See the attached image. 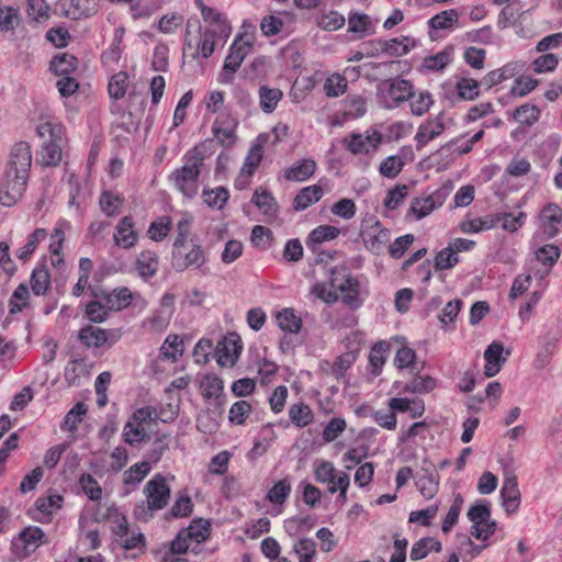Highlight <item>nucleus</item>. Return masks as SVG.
I'll return each instance as SVG.
<instances>
[{"label":"nucleus","mask_w":562,"mask_h":562,"mask_svg":"<svg viewBox=\"0 0 562 562\" xmlns=\"http://www.w3.org/2000/svg\"><path fill=\"white\" fill-rule=\"evenodd\" d=\"M218 38V32L215 29H205L201 33V38L196 44L192 58L196 59L201 54L204 58H209L214 53L215 38Z\"/></svg>","instance_id":"a19ab883"},{"label":"nucleus","mask_w":562,"mask_h":562,"mask_svg":"<svg viewBox=\"0 0 562 562\" xmlns=\"http://www.w3.org/2000/svg\"><path fill=\"white\" fill-rule=\"evenodd\" d=\"M436 207L435 194L426 198H415L412 201L409 212L420 220L430 214Z\"/></svg>","instance_id":"052dcab7"},{"label":"nucleus","mask_w":562,"mask_h":562,"mask_svg":"<svg viewBox=\"0 0 562 562\" xmlns=\"http://www.w3.org/2000/svg\"><path fill=\"white\" fill-rule=\"evenodd\" d=\"M29 289L25 284H19L13 291L10 301H9V312L10 314H16L21 312L26 305L29 301Z\"/></svg>","instance_id":"69168bd1"},{"label":"nucleus","mask_w":562,"mask_h":562,"mask_svg":"<svg viewBox=\"0 0 562 562\" xmlns=\"http://www.w3.org/2000/svg\"><path fill=\"white\" fill-rule=\"evenodd\" d=\"M316 170L315 160L307 158L293 164L290 168L285 169L284 178L288 181L301 182L311 178Z\"/></svg>","instance_id":"a878e982"},{"label":"nucleus","mask_w":562,"mask_h":562,"mask_svg":"<svg viewBox=\"0 0 562 562\" xmlns=\"http://www.w3.org/2000/svg\"><path fill=\"white\" fill-rule=\"evenodd\" d=\"M50 8L44 0H29L27 14L36 23H43L50 16Z\"/></svg>","instance_id":"774afa93"},{"label":"nucleus","mask_w":562,"mask_h":562,"mask_svg":"<svg viewBox=\"0 0 562 562\" xmlns=\"http://www.w3.org/2000/svg\"><path fill=\"white\" fill-rule=\"evenodd\" d=\"M134 267L138 276L143 280L147 281L157 274L159 269V257L153 250H143L136 257Z\"/></svg>","instance_id":"aec40b11"},{"label":"nucleus","mask_w":562,"mask_h":562,"mask_svg":"<svg viewBox=\"0 0 562 562\" xmlns=\"http://www.w3.org/2000/svg\"><path fill=\"white\" fill-rule=\"evenodd\" d=\"M37 133L40 136L44 137L45 135L50 136V140L45 142L42 150V160L45 166H57L61 160V147L58 143L55 142V126L49 123H43L37 127Z\"/></svg>","instance_id":"f8f14e48"},{"label":"nucleus","mask_w":562,"mask_h":562,"mask_svg":"<svg viewBox=\"0 0 562 562\" xmlns=\"http://www.w3.org/2000/svg\"><path fill=\"white\" fill-rule=\"evenodd\" d=\"M452 56V48L448 47L441 52L430 55L424 58L423 67L429 71L442 70L447 65L450 64Z\"/></svg>","instance_id":"603ef678"},{"label":"nucleus","mask_w":562,"mask_h":562,"mask_svg":"<svg viewBox=\"0 0 562 562\" xmlns=\"http://www.w3.org/2000/svg\"><path fill=\"white\" fill-rule=\"evenodd\" d=\"M134 220L132 216H124L120 220L113 235L114 241L119 247L130 249L134 247L138 240V234L134 229Z\"/></svg>","instance_id":"f3484780"},{"label":"nucleus","mask_w":562,"mask_h":562,"mask_svg":"<svg viewBox=\"0 0 562 562\" xmlns=\"http://www.w3.org/2000/svg\"><path fill=\"white\" fill-rule=\"evenodd\" d=\"M128 87V75L125 71H120L113 75L109 81L108 90L112 99H122Z\"/></svg>","instance_id":"6e6d98bb"},{"label":"nucleus","mask_w":562,"mask_h":562,"mask_svg":"<svg viewBox=\"0 0 562 562\" xmlns=\"http://www.w3.org/2000/svg\"><path fill=\"white\" fill-rule=\"evenodd\" d=\"M441 542L432 537H424L417 540L411 550V560L419 561L428 555L429 552H440Z\"/></svg>","instance_id":"72a5a7b5"},{"label":"nucleus","mask_w":562,"mask_h":562,"mask_svg":"<svg viewBox=\"0 0 562 562\" xmlns=\"http://www.w3.org/2000/svg\"><path fill=\"white\" fill-rule=\"evenodd\" d=\"M290 422L297 428H304L313 423L314 413L304 402L294 403L288 411Z\"/></svg>","instance_id":"c756f323"},{"label":"nucleus","mask_w":562,"mask_h":562,"mask_svg":"<svg viewBox=\"0 0 562 562\" xmlns=\"http://www.w3.org/2000/svg\"><path fill=\"white\" fill-rule=\"evenodd\" d=\"M356 361V356L352 352H346L338 356L333 363L325 360V364L329 368V375L339 380L345 376L347 370Z\"/></svg>","instance_id":"79ce46f5"},{"label":"nucleus","mask_w":562,"mask_h":562,"mask_svg":"<svg viewBox=\"0 0 562 562\" xmlns=\"http://www.w3.org/2000/svg\"><path fill=\"white\" fill-rule=\"evenodd\" d=\"M316 23L322 30L333 32L341 29L346 23V19L342 14L333 10L318 14Z\"/></svg>","instance_id":"49530a36"},{"label":"nucleus","mask_w":562,"mask_h":562,"mask_svg":"<svg viewBox=\"0 0 562 562\" xmlns=\"http://www.w3.org/2000/svg\"><path fill=\"white\" fill-rule=\"evenodd\" d=\"M539 116L540 109L528 103L518 106L513 113V117L517 122L527 126L533 125L539 120Z\"/></svg>","instance_id":"13d9d810"},{"label":"nucleus","mask_w":562,"mask_h":562,"mask_svg":"<svg viewBox=\"0 0 562 562\" xmlns=\"http://www.w3.org/2000/svg\"><path fill=\"white\" fill-rule=\"evenodd\" d=\"M504 346L502 342L493 341L490 344L484 351V374L487 378L496 375L502 366L507 361L506 357H503Z\"/></svg>","instance_id":"6ab92c4d"},{"label":"nucleus","mask_w":562,"mask_h":562,"mask_svg":"<svg viewBox=\"0 0 562 562\" xmlns=\"http://www.w3.org/2000/svg\"><path fill=\"white\" fill-rule=\"evenodd\" d=\"M422 471L424 473L418 477L416 486L426 499H430L438 492V474L424 467L422 468Z\"/></svg>","instance_id":"c9c22d12"},{"label":"nucleus","mask_w":562,"mask_h":562,"mask_svg":"<svg viewBox=\"0 0 562 562\" xmlns=\"http://www.w3.org/2000/svg\"><path fill=\"white\" fill-rule=\"evenodd\" d=\"M499 223V218L495 214H488L483 217L464 221L460 224V229L465 234L479 233L491 229Z\"/></svg>","instance_id":"58836bf2"},{"label":"nucleus","mask_w":562,"mask_h":562,"mask_svg":"<svg viewBox=\"0 0 562 562\" xmlns=\"http://www.w3.org/2000/svg\"><path fill=\"white\" fill-rule=\"evenodd\" d=\"M207 262L205 249L194 239L189 243L173 241L171 251V266L177 272L186 270H200L206 273L204 266Z\"/></svg>","instance_id":"f03ea898"},{"label":"nucleus","mask_w":562,"mask_h":562,"mask_svg":"<svg viewBox=\"0 0 562 562\" xmlns=\"http://www.w3.org/2000/svg\"><path fill=\"white\" fill-rule=\"evenodd\" d=\"M376 95L383 108L394 109L414 97L413 85L402 77L385 79L376 86Z\"/></svg>","instance_id":"7ed1b4c3"},{"label":"nucleus","mask_w":562,"mask_h":562,"mask_svg":"<svg viewBox=\"0 0 562 562\" xmlns=\"http://www.w3.org/2000/svg\"><path fill=\"white\" fill-rule=\"evenodd\" d=\"M171 312L162 308L157 310L153 316L144 321V327L149 331L160 333L165 330L170 322Z\"/></svg>","instance_id":"e2e57ef3"},{"label":"nucleus","mask_w":562,"mask_h":562,"mask_svg":"<svg viewBox=\"0 0 562 562\" xmlns=\"http://www.w3.org/2000/svg\"><path fill=\"white\" fill-rule=\"evenodd\" d=\"M150 470L151 467L149 465V462L142 461L135 463L124 472L123 482L125 485L136 486L145 479Z\"/></svg>","instance_id":"09e8293b"},{"label":"nucleus","mask_w":562,"mask_h":562,"mask_svg":"<svg viewBox=\"0 0 562 562\" xmlns=\"http://www.w3.org/2000/svg\"><path fill=\"white\" fill-rule=\"evenodd\" d=\"M328 285L340 293L341 302L350 310L355 311L362 306L363 299L360 297V282L357 278L346 274L344 270L333 269Z\"/></svg>","instance_id":"20e7f679"},{"label":"nucleus","mask_w":562,"mask_h":562,"mask_svg":"<svg viewBox=\"0 0 562 562\" xmlns=\"http://www.w3.org/2000/svg\"><path fill=\"white\" fill-rule=\"evenodd\" d=\"M30 284L34 295H45L50 286V274L46 267L45 260L38 262L33 269Z\"/></svg>","instance_id":"393cba45"},{"label":"nucleus","mask_w":562,"mask_h":562,"mask_svg":"<svg viewBox=\"0 0 562 562\" xmlns=\"http://www.w3.org/2000/svg\"><path fill=\"white\" fill-rule=\"evenodd\" d=\"M259 106L265 113H272L278 103L283 98V92L279 88H270L268 86H261L258 90Z\"/></svg>","instance_id":"2f4dec72"},{"label":"nucleus","mask_w":562,"mask_h":562,"mask_svg":"<svg viewBox=\"0 0 562 562\" xmlns=\"http://www.w3.org/2000/svg\"><path fill=\"white\" fill-rule=\"evenodd\" d=\"M171 228V220L168 216L159 217L150 223L147 234L154 241L164 240Z\"/></svg>","instance_id":"338daca9"},{"label":"nucleus","mask_w":562,"mask_h":562,"mask_svg":"<svg viewBox=\"0 0 562 562\" xmlns=\"http://www.w3.org/2000/svg\"><path fill=\"white\" fill-rule=\"evenodd\" d=\"M363 243L368 250L375 255L384 251L386 245L391 239V233L387 228L383 227L380 222L362 234Z\"/></svg>","instance_id":"2eb2a0df"},{"label":"nucleus","mask_w":562,"mask_h":562,"mask_svg":"<svg viewBox=\"0 0 562 562\" xmlns=\"http://www.w3.org/2000/svg\"><path fill=\"white\" fill-rule=\"evenodd\" d=\"M201 389L205 398H217L223 394L224 382L215 374H206L201 381Z\"/></svg>","instance_id":"864d4df0"},{"label":"nucleus","mask_w":562,"mask_h":562,"mask_svg":"<svg viewBox=\"0 0 562 562\" xmlns=\"http://www.w3.org/2000/svg\"><path fill=\"white\" fill-rule=\"evenodd\" d=\"M204 203L212 209H224L227 200L229 199V191L225 187H217L215 189H204L202 192Z\"/></svg>","instance_id":"37998d69"},{"label":"nucleus","mask_w":562,"mask_h":562,"mask_svg":"<svg viewBox=\"0 0 562 562\" xmlns=\"http://www.w3.org/2000/svg\"><path fill=\"white\" fill-rule=\"evenodd\" d=\"M394 366L400 370L409 369L411 372H414L417 369L415 350L406 346L401 347L396 351Z\"/></svg>","instance_id":"bf43d9fd"},{"label":"nucleus","mask_w":562,"mask_h":562,"mask_svg":"<svg viewBox=\"0 0 562 562\" xmlns=\"http://www.w3.org/2000/svg\"><path fill=\"white\" fill-rule=\"evenodd\" d=\"M501 497L503 499V507L507 514L515 513L518 509L520 505V492L515 475L505 476L501 488Z\"/></svg>","instance_id":"a211bd4d"},{"label":"nucleus","mask_w":562,"mask_h":562,"mask_svg":"<svg viewBox=\"0 0 562 562\" xmlns=\"http://www.w3.org/2000/svg\"><path fill=\"white\" fill-rule=\"evenodd\" d=\"M541 233L546 239H551L559 234V225L562 222V209L557 203L547 204L540 213Z\"/></svg>","instance_id":"ddd939ff"},{"label":"nucleus","mask_w":562,"mask_h":562,"mask_svg":"<svg viewBox=\"0 0 562 562\" xmlns=\"http://www.w3.org/2000/svg\"><path fill=\"white\" fill-rule=\"evenodd\" d=\"M480 83L473 78H461L457 81L456 89L463 100H474L480 95Z\"/></svg>","instance_id":"680f3d73"},{"label":"nucleus","mask_w":562,"mask_h":562,"mask_svg":"<svg viewBox=\"0 0 562 562\" xmlns=\"http://www.w3.org/2000/svg\"><path fill=\"white\" fill-rule=\"evenodd\" d=\"M391 345L385 340L378 341L371 348L369 355V362L372 367V373L374 375H379L382 371V368L386 361V357L390 352Z\"/></svg>","instance_id":"e433bc0d"},{"label":"nucleus","mask_w":562,"mask_h":562,"mask_svg":"<svg viewBox=\"0 0 562 562\" xmlns=\"http://www.w3.org/2000/svg\"><path fill=\"white\" fill-rule=\"evenodd\" d=\"M45 532L37 526H27L11 541V549L18 559H25L45 542Z\"/></svg>","instance_id":"0eeeda50"},{"label":"nucleus","mask_w":562,"mask_h":562,"mask_svg":"<svg viewBox=\"0 0 562 562\" xmlns=\"http://www.w3.org/2000/svg\"><path fill=\"white\" fill-rule=\"evenodd\" d=\"M144 494L151 508L160 510L170 499L171 488L162 474H155L145 485Z\"/></svg>","instance_id":"9d476101"},{"label":"nucleus","mask_w":562,"mask_h":562,"mask_svg":"<svg viewBox=\"0 0 562 562\" xmlns=\"http://www.w3.org/2000/svg\"><path fill=\"white\" fill-rule=\"evenodd\" d=\"M344 103V115L347 119H358L367 112L366 99L361 95H348Z\"/></svg>","instance_id":"5fc2aeb1"},{"label":"nucleus","mask_w":562,"mask_h":562,"mask_svg":"<svg viewBox=\"0 0 562 562\" xmlns=\"http://www.w3.org/2000/svg\"><path fill=\"white\" fill-rule=\"evenodd\" d=\"M252 47L249 41H244L243 35H238L233 42L229 53L225 58L221 82L229 83L233 81V74L240 67L243 60Z\"/></svg>","instance_id":"1a4fd4ad"},{"label":"nucleus","mask_w":562,"mask_h":562,"mask_svg":"<svg viewBox=\"0 0 562 562\" xmlns=\"http://www.w3.org/2000/svg\"><path fill=\"white\" fill-rule=\"evenodd\" d=\"M182 353L183 341L178 335H169L159 349L158 359L161 361L169 360L171 362H176Z\"/></svg>","instance_id":"7c9ffc66"},{"label":"nucleus","mask_w":562,"mask_h":562,"mask_svg":"<svg viewBox=\"0 0 562 562\" xmlns=\"http://www.w3.org/2000/svg\"><path fill=\"white\" fill-rule=\"evenodd\" d=\"M243 349L241 341L236 335H231L220 341L215 348L216 360L221 367L234 366Z\"/></svg>","instance_id":"4468645a"},{"label":"nucleus","mask_w":562,"mask_h":562,"mask_svg":"<svg viewBox=\"0 0 562 562\" xmlns=\"http://www.w3.org/2000/svg\"><path fill=\"white\" fill-rule=\"evenodd\" d=\"M121 328L104 329L101 327L86 325L78 331V341L86 348H111L122 337Z\"/></svg>","instance_id":"423d86ee"},{"label":"nucleus","mask_w":562,"mask_h":562,"mask_svg":"<svg viewBox=\"0 0 562 562\" xmlns=\"http://www.w3.org/2000/svg\"><path fill=\"white\" fill-rule=\"evenodd\" d=\"M491 503L487 499H479L467 513L469 520L473 522L472 526L482 525L483 521H487L491 518Z\"/></svg>","instance_id":"de8ad7c7"},{"label":"nucleus","mask_w":562,"mask_h":562,"mask_svg":"<svg viewBox=\"0 0 562 562\" xmlns=\"http://www.w3.org/2000/svg\"><path fill=\"white\" fill-rule=\"evenodd\" d=\"M201 14L205 22L214 25L213 29H215L218 32V40L225 42L229 37L232 26L224 14L206 5H202Z\"/></svg>","instance_id":"5701e85b"},{"label":"nucleus","mask_w":562,"mask_h":562,"mask_svg":"<svg viewBox=\"0 0 562 562\" xmlns=\"http://www.w3.org/2000/svg\"><path fill=\"white\" fill-rule=\"evenodd\" d=\"M339 235V228L330 225H321L314 228L306 238V246L313 252H317L324 241L335 239Z\"/></svg>","instance_id":"bb28decb"},{"label":"nucleus","mask_w":562,"mask_h":562,"mask_svg":"<svg viewBox=\"0 0 562 562\" xmlns=\"http://www.w3.org/2000/svg\"><path fill=\"white\" fill-rule=\"evenodd\" d=\"M47 231L45 228H36L27 238V241L24 246L20 247L15 251V256L21 261H27L35 252L40 243L45 240L47 237Z\"/></svg>","instance_id":"f704fd0d"},{"label":"nucleus","mask_w":562,"mask_h":562,"mask_svg":"<svg viewBox=\"0 0 562 562\" xmlns=\"http://www.w3.org/2000/svg\"><path fill=\"white\" fill-rule=\"evenodd\" d=\"M459 13L454 9L441 11L428 20L429 37L431 41L437 40L436 32L438 30H451L458 24Z\"/></svg>","instance_id":"412c9836"},{"label":"nucleus","mask_w":562,"mask_h":562,"mask_svg":"<svg viewBox=\"0 0 562 562\" xmlns=\"http://www.w3.org/2000/svg\"><path fill=\"white\" fill-rule=\"evenodd\" d=\"M323 194V188L318 184L305 187L295 195L293 200V209L295 211H304L310 205L318 202Z\"/></svg>","instance_id":"cd10ccee"},{"label":"nucleus","mask_w":562,"mask_h":562,"mask_svg":"<svg viewBox=\"0 0 562 562\" xmlns=\"http://www.w3.org/2000/svg\"><path fill=\"white\" fill-rule=\"evenodd\" d=\"M26 179H18L14 176L9 177L4 173L0 182V204L11 207L18 203L26 191Z\"/></svg>","instance_id":"9b49d317"},{"label":"nucleus","mask_w":562,"mask_h":562,"mask_svg":"<svg viewBox=\"0 0 562 562\" xmlns=\"http://www.w3.org/2000/svg\"><path fill=\"white\" fill-rule=\"evenodd\" d=\"M86 414L87 405L82 402L77 403L64 417V425L61 428L70 432H75Z\"/></svg>","instance_id":"4d7b16f0"},{"label":"nucleus","mask_w":562,"mask_h":562,"mask_svg":"<svg viewBox=\"0 0 562 562\" xmlns=\"http://www.w3.org/2000/svg\"><path fill=\"white\" fill-rule=\"evenodd\" d=\"M204 159V147L198 145L184 154L182 167L177 168L169 177L173 186L189 199L198 194L199 177Z\"/></svg>","instance_id":"f257e3e1"},{"label":"nucleus","mask_w":562,"mask_h":562,"mask_svg":"<svg viewBox=\"0 0 562 562\" xmlns=\"http://www.w3.org/2000/svg\"><path fill=\"white\" fill-rule=\"evenodd\" d=\"M184 531L187 538H192L196 543H200L210 536V522L202 518L193 519Z\"/></svg>","instance_id":"0e129e2a"},{"label":"nucleus","mask_w":562,"mask_h":562,"mask_svg":"<svg viewBox=\"0 0 562 562\" xmlns=\"http://www.w3.org/2000/svg\"><path fill=\"white\" fill-rule=\"evenodd\" d=\"M124 204V198L121 194L111 191H103L99 198V205L101 211L108 217H114L120 213Z\"/></svg>","instance_id":"4c0bfd02"},{"label":"nucleus","mask_w":562,"mask_h":562,"mask_svg":"<svg viewBox=\"0 0 562 562\" xmlns=\"http://www.w3.org/2000/svg\"><path fill=\"white\" fill-rule=\"evenodd\" d=\"M251 201L266 215H274L278 211L276 199L268 190L257 189L252 195Z\"/></svg>","instance_id":"a18cd8bd"},{"label":"nucleus","mask_w":562,"mask_h":562,"mask_svg":"<svg viewBox=\"0 0 562 562\" xmlns=\"http://www.w3.org/2000/svg\"><path fill=\"white\" fill-rule=\"evenodd\" d=\"M344 143L348 150L355 155L369 154L378 148L381 143V134L373 132L371 135L363 136L359 133H352L350 139H345Z\"/></svg>","instance_id":"dca6fc26"},{"label":"nucleus","mask_w":562,"mask_h":562,"mask_svg":"<svg viewBox=\"0 0 562 562\" xmlns=\"http://www.w3.org/2000/svg\"><path fill=\"white\" fill-rule=\"evenodd\" d=\"M277 322L279 327L290 334H297L302 328V319L293 308L286 307L278 312Z\"/></svg>","instance_id":"ea45409f"},{"label":"nucleus","mask_w":562,"mask_h":562,"mask_svg":"<svg viewBox=\"0 0 562 562\" xmlns=\"http://www.w3.org/2000/svg\"><path fill=\"white\" fill-rule=\"evenodd\" d=\"M383 54L387 56H404L415 46V41L408 36L382 40Z\"/></svg>","instance_id":"473e14b6"},{"label":"nucleus","mask_w":562,"mask_h":562,"mask_svg":"<svg viewBox=\"0 0 562 562\" xmlns=\"http://www.w3.org/2000/svg\"><path fill=\"white\" fill-rule=\"evenodd\" d=\"M445 131V124L439 117L420 124L415 135L416 148L422 149L428 142L435 139Z\"/></svg>","instance_id":"4be33fe9"},{"label":"nucleus","mask_w":562,"mask_h":562,"mask_svg":"<svg viewBox=\"0 0 562 562\" xmlns=\"http://www.w3.org/2000/svg\"><path fill=\"white\" fill-rule=\"evenodd\" d=\"M516 67L513 64H507L499 69H495L486 74L481 83L487 88H492L505 80H508L515 76Z\"/></svg>","instance_id":"8fccbe9b"},{"label":"nucleus","mask_w":562,"mask_h":562,"mask_svg":"<svg viewBox=\"0 0 562 562\" xmlns=\"http://www.w3.org/2000/svg\"><path fill=\"white\" fill-rule=\"evenodd\" d=\"M78 67V59L71 54L63 53L53 57L49 69L56 76H69L75 72Z\"/></svg>","instance_id":"c85d7f7f"},{"label":"nucleus","mask_w":562,"mask_h":562,"mask_svg":"<svg viewBox=\"0 0 562 562\" xmlns=\"http://www.w3.org/2000/svg\"><path fill=\"white\" fill-rule=\"evenodd\" d=\"M158 419L157 411L154 406H144L137 408L125 424L123 436L126 443L135 446L147 437L144 428L145 424L155 423Z\"/></svg>","instance_id":"39448f33"},{"label":"nucleus","mask_w":562,"mask_h":562,"mask_svg":"<svg viewBox=\"0 0 562 562\" xmlns=\"http://www.w3.org/2000/svg\"><path fill=\"white\" fill-rule=\"evenodd\" d=\"M371 27V20L368 14L359 12H350L348 16V31L358 34V38H362L368 34Z\"/></svg>","instance_id":"3c124183"},{"label":"nucleus","mask_w":562,"mask_h":562,"mask_svg":"<svg viewBox=\"0 0 562 562\" xmlns=\"http://www.w3.org/2000/svg\"><path fill=\"white\" fill-rule=\"evenodd\" d=\"M101 297L105 301L109 310L122 311L131 305L133 293L128 288L121 286L111 292H102Z\"/></svg>","instance_id":"b1692460"},{"label":"nucleus","mask_w":562,"mask_h":562,"mask_svg":"<svg viewBox=\"0 0 562 562\" xmlns=\"http://www.w3.org/2000/svg\"><path fill=\"white\" fill-rule=\"evenodd\" d=\"M32 165L31 147L26 142H18L11 148L9 161L4 173L9 177L14 176L18 179H29Z\"/></svg>","instance_id":"6e6552de"},{"label":"nucleus","mask_w":562,"mask_h":562,"mask_svg":"<svg viewBox=\"0 0 562 562\" xmlns=\"http://www.w3.org/2000/svg\"><path fill=\"white\" fill-rule=\"evenodd\" d=\"M292 491L291 482L289 479L278 481L267 493L266 498L274 504L282 505L286 502Z\"/></svg>","instance_id":"c03bdc74"}]
</instances>
